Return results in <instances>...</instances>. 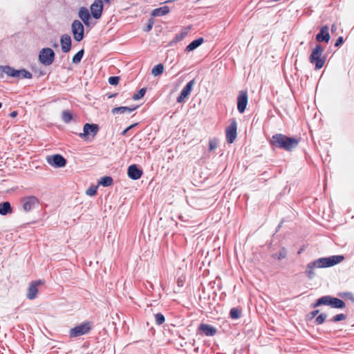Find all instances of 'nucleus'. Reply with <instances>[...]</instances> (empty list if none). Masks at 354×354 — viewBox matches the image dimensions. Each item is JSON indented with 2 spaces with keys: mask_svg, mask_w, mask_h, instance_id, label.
Segmentation results:
<instances>
[{
  "mask_svg": "<svg viewBox=\"0 0 354 354\" xmlns=\"http://www.w3.org/2000/svg\"><path fill=\"white\" fill-rule=\"evenodd\" d=\"M12 212L9 202H3L0 203V214L5 216L11 214Z\"/></svg>",
  "mask_w": 354,
  "mask_h": 354,
  "instance_id": "obj_21",
  "label": "nucleus"
},
{
  "mask_svg": "<svg viewBox=\"0 0 354 354\" xmlns=\"http://www.w3.org/2000/svg\"><path fill=\"white\" fill-rule=\"evenodd\" d=\"M164 71V66L162 64H159L158 65H156L151 71V74L153 76H158L163 73Z\"/></svg>",
  "mask_w": 354,
  "mask_h": 354,
  "instance_id": "obj_27",
  "label": "nucleus"
},
{
  "mask_svg": "<svg viewBox=\"0 0 354 354\" xmlns=\"http://www.w3.org/2000/svg\"><path fill=\"white\" fill-rule=\"evenodd\" d=\"M286 256V251L285 249H282L279 253L278 254H276V257L278 259H283L285 258Z\"/></svg>",
  "mask_w": 354,
  "mask_h": 354,
  "instance_id": "obj_40",
  "label": "nucleus"
},
{
  "mask_svg": "<svg viewBox=\"0 0 354 354\" xmlns=\"http://www.w3.org/2000/svg\"><path fill=\"white\" fill-rule=\"evenodd\" d=\"M104 1L107 3H109L111 2V0H104Z\"/></svg>",
  "mask_w": 354,
  "mask_h": 354,
  "instance_id": "obj_47",
  "label": "nucleus"
},
{
  "mask_svg": "<svg viewBox=\"0 0 354 354\" xmlns=\"http://www.w3.org/2000/svg\"><path fill=\"white\" fill-rule=\"evenodd\" d=\"M0 71H3L6 73L8 75L13 77L18 78H26L30 79L32 77V74L27 71L25 69L21 70H15V68L9 66H0Z\"/></svg>",
  "mask_w": 354,
  "mask_h": 354,
  "instance_id": "obj_4",
  "label": "nucleus"
},
{
  "mask_svg": "<svg viewBox=\"0 0 354 354\" xmlns=\"http://www.w3.org/2000/svg\"><path fill=\"white\" fill-rule=\"evenodd\" d=\"M323 52L324 48L320 45H317L309 57L310 62L315 64L317 70L322 68L324 65L325 58L322 57Z\"/></svg>",
  "mask_w": 354,
  "mask_h": 354,
  "instance_id": "obj_3",
  "label": "nucleus"
},
{
  "mask_svg": "<svg viewBox=\"0 0 354 354\" xmlns=\"http://www.w3.org/2000/svg\"><path fill=\"white\" fill-rule=\"evenodd\" d=\"M46 161L50 165L57 168L64 167L66 165V159L59 154L47 156Z\"/></svg>",
  "mask_w": 354,
  "mask_h": 354,
  "instance_id": "obj_9",
  "label": "nucleus"
},
{
  "mask_svg": "<svg viewBox=\"0 0 354 354\" xmlns=\"http://www.w3.org/2000/svg\"><path fill=\"white\" fill-rule=\"evenodd\" d=\"M99 184L104 187L110 186L113 184V179L110 176H104L100 178Z\"/></svg>",
  "mask_w": 354,
  "mask_h": 354,
  "instance_id": "obj_28",
  "label": "nucleus"
},
{
  "mask_svg": "<svg viewBox=\"0 0 354 354\" xmlns=\"http://www.w3.org/2000/svg\"><path fill=\"white\" fill-rule=\"evenodd\" d=\"M178 286H180V284H181V282H180V281H178Z\"/></svg>",
  "mask_w": 354,
  "mask_h": 354,
  "instance_id": "obj_49",
  "label": "nucleus"
},
{
  "mask_svg": "<svg viewBox=\"0 0 354 354\" xmlns=\"http://www.w3.org/2000/svg\"><path fill=\"white\" fill-rule=\"evenodd\" d=\"M248 104V93L245 91L239 92L237 97V109L239 113H243Z\"/></svg>",
  "mask_w": 354,
  "mask_h": 354,
  "instance_id": "obj_13",
  "label": "nucleus"
},
{
  "mask_svg": "<svg viewBox=\"0 0 354 354\" xmlns=\"http://www.w3.org/2000/svg\"><path fill=\"white\" fill-rule=\"evenodd\" d=\"M241 310L238 308H233L230 310V317L232 319H238L241 315Z\"/></svg>",
  "mask_w": 354,
  "mask_h": 354,
  "instance_id": "obj_30",
  "label": "nucleus"
},
{
  "mask_svg": "<svg viewBox=\"0 0 354 354\" xmlns=\"http://www.w3.org/2000/svg\"><path fill=\"white\" fill-rule=\"evenodd\" d=\"M71 31L75 41H80L83 39L84 28L80 21H73L71 24Z\"/></svg>",
  "mask_w": 354,
  "mask_h": 354,
  "instance_id": "obj_6",
  "label": "nucleus"
},
{
  "mask_svg": "<svg viewBox=\"0 0 354 354\" xmlns=\"http://www.w3.org/2000/svg\"><path fill=\"white\" fill-rule=\"evenodd\" d=\"M23 209L28 212L39 205V200L35 196H27L21 199Z\"/></svg>",
  "mask_w": 354,
  "mask_h": 354,
  "instance_id": "obj_7",
  "label": "nucleus"
},
{
  "mask_svg": "<svg viewBox=\"0 0 354 354\" xmlns=\"http://www.w3.org/2000/svg\"><path fill=\"white\" fill-rule=\"evenodd\" d=\"M42 283L43 281L41 280H38L33 281L30 284L27 293V297L29 299H33L36 297L38 292L37 286Z\"/></svg>",
  "mask_w": 354,
  "mask_h": 354,
  "instance_id": "obj_15",
  "label": "nucleus"
},
{
  "mask_svg": "<svg viewBox=\"0 0 354 354\" xmlns=\"http://www.w3.org/2000/svg\"><path fill=\"white\" fill-rule=\"evenodd\" d=\"M54 57L55 53L50 48H42L39 52V60L45 66L50 65L54 61Z\"/></svg>",
  "mask_w": 354,
  "mask_h": 354,
  "instance_id": "obj_5",
  "label": "nucleus"
},
{
  "mask_svg": "<svg viewBox=\"0 0 354 354\" xmlns=\"http://www.w3.org/2000/svg\"><path fill=\"white\" fill-rule=\"evenodd\" d=\"M78 17L82 19L86 26L90 25L91 15L86 8L81 7L79 9Z\"/></svg>",
  "mask_w": 354,
  "mask_h": 354,
  "instance_id": "obj_17",
  "label": "nucleus"
},
{
  "mask_svg": "<svg viewBox=\"0 0 354 354\" xmlns=\"http://www.w3.org/2000/svg\"><path fill=\"white\" fill-rule=\"evenodd\" d=\"M195 84L194 80L189 81L186 86L183 88L180 92V95L177 98V102L178 103H183L185 102L186 99L189 96L194 85Z\"/></svg>",
  "mask_w": 354,
  "mask_h": 354,
  "instance_id": "obj_11",
  "label": "nucleus"
},
{
  "mask_svg": "<svg viewBox=\"0 0 354 354\" xmlns=\"http://www.w3.org/2000/svg\"><path fill=\"white\" fill-rule=\"evenodd\" d=\"M178 286H180V284H181V282H180V281H178Z\"/></svg>",
  "mask_w": 354,
  "mask_h": 354,
  "instance_id": "obj_50",
  "label": "nucleus"
},
{
  "mask_svg": "<svg viewBox=\"0 0 354 354\" xmlns=\"http://www.w3.org/2000/svg\"><path fill=\"white\" fill-rule=\"evenodd\" d=\"M129 131V129H127H127H125L122 131V134L123 136H125V135L127 133V132H128Z\"/></svg>",
  "mask_w": 354,
  "mask_h": 354,
  "instance_id": "obj_45",
  "label": "nucleus"
},
{
  "mask_svg": "<svg viewBox=\"0 0 354 354\" xmlns=\"http://www.w3.org/2000/svg\"><path fill=\"white\" fill-rule=\"evenodd\" d=\"M330 306L336 308H344L345 303L339 299L331 297Z\"/></svg>",
  "mask_w": 354,
  "mask_h": 354,
  "instance_id": "obj_26",
  "label": "nucleus"
},
{
  "mask_svg": "<svg viewBox=\"0 0 354 354\" xmlns=\"http://www.w3.org/2000/svg\"><path fill=\"white\" fill-rule=\"evenodd\" d=\"M346 319V315L344 314H339L333 317V322H339L342 320H344Z\"/></svg>",
  "mask_w": 354,
  "mask_h": 354,
  "instance_id": "obj_38",
  "label": "nucleus"
},
{
  "mask_svg": "<svg viewBox=\"0 0 354 354\" xmlns=\"http://www.w3.org/2000/svg\"><path fill=\"white\" fill-rule=\"evenodd\" d=\"M91 328V326L90 322L82 323L71 328L70 330V335L73 337L83 335L88 333Z\"/></svg>",
  "mask_w": 354,
  "mask_h": 354,
  "instance_id": "obj_8",
  "label": "nucleus"
},
{
  "mask_svg": "<svg viewBox=\"0 0 354 354\" xmlns=\"http://www.w3.org/2000/svg\"><path fill=\"white\" fill-rule=\"evenodd\" d=\"M169 12V8L168 6H163L159 8H156L153 10L152 15L154 17L158 16H163Z\"/></svg>",
  "mask_w": 354,
  "mask_h": 354,
  "instance_id": "obj_24",
  "label": "nucleus"
},
{
  "mask_svg": "<svg viewBox=\"0 0 354 354\" xmlns=\"http://www.w3.org/2000/svg\"><path fill=\"white\" fill-rule=\"evenodd\" d=\"M127 174L130 178L138 180L142 176V171L138 169L136 165H132L129 167Z\"/></svg>",
  "mask_w": 354,
  "mask_h": 354,
  "instance_id": "obj_16",
  "label": "nucleus"
},
{
  "mask_svg": "<svg viewBox=\"0 0 354 354\" xmlns=\"http://www.w3.org/2000/svg\"><path fill=\"white\" fill-rule=\"evenodd\" d=\"M316 39L319 42L325 41L328 42L330 40V35L328 33V28L324 26L321 28L320 32L317 35Z\"/></svg>",
  "mask_w": 354,
  "mask_h": 354,
  "instance_id": "obj_19",
  "label": "nucleus"
},
{
  "mask_svg": "<svg viewBox=\"0 0 354 354\" xmlns=\"http://www.w3.org/2000/svg\"><path fill=\"white\" fill-rule=\"evenodd\" d=\"M226 140L227 142L232 143L235 140L237 136V124L234 120L225 130Z\"/></svg>",
  "mask_w": 354,
  "mask_h": 354,
  "instance_id": "obj_10",
  "label": "nucleus"
},
{
  "mask_svg": "<svg viewBox=\"0 0 354 354\" xmlns=\"http://www.w3.org/2000/svg\"><path fill=\"white\" fill-rule=\"evenodd\" d=\"M209 145L210 151L214 150L217 147V145H218L217 140L216 138L211 139L209 142Z\"/></svg>",
  "mask_w": 354,
  "mask_h": 354,
  "instance_id": "obj_34",
  "label": "nucleus"
},
{
  "mask_svg": "<svg viewBox=\"0 0 354 354\" xmlns=\"http://www.w3.org/2000/svg\"><path fill=\"white\" fill-rule=\"evenodd\" d=\"M332 30H335V25H333L331 27Z\"/></svg>",
  "mask_w": 354,
  "mask_h": 354,
  "instance_id": "obj_48",
  "label": "nucleus"
},
{
  "mask_svg": "<svg viewBox=\"0 0 354 354\" xmlns=\"http://www.w3.org/2000/svg\"><path fill=\"white\" fill-rule=\"evenodd\" d=\"M146 90L145 88H141L137 93L133 95V99L134 100H138L142 98L145 94Z\"/></svg>",
  "mask_w": 354,
  "mask_h": 354,
  "instance_id": "obj_33",
  "label": "nucleus"
},
{
  "mask_svg": "<svg viewBox=\"0 0 354 354\" xmlns=\"http://www.w3.org/2000/svg\"><path fill=\"white\" fill-rule=\"evenodd\" d=\"M103 1L102 0H95L90 7L91 12L96 19L101 17L102 10H103Z\"/></svg>",
  "mask_w": 354,
  "mask_h": 354,
  "instance_id": "obj_12",
  "label": "nucleus"
},
{
  "mask_svg": "<svg viewBox=\"0 0 354 354\" xmlns=\"http://www.w3.org/2000/svg\"><path fill=\"white\" fill-rule=\"evenodd\" d=\"M299 142V138L288 137L281 133L274 135L271 140L272 145L286 151H291L292 149L296 148Z\"/></svg>",
  "mask_w": 354,
  "mask_h": 354,
  "instance_id": "obj_2",
  "label": "nucleus"
},
{
  "mask_svg": "<svg viewBox=\"0 0 354 354\" xmlns=\"http://www.w3.org/2000/svg\"><path fill=\"white\" fill-rule=\"evenodd\" d=\"M136 125H137V123L133 124L130 125L129 127H128L127 129H129V130H130L133 127H136Z\"/></svg>",
  "mask_w": 354,
  "mask_h": 354,
  "instance_id": "obj_46",
  "label": "nucleus"
},
{
  "mask_svg": "<svg viewBox=\"0 0 354 354\" xmlns=\"http://www.w3.org/2000/svg\"><path fill=\"white\" fill-rule=\"evenodd\" d=\"M96 192H97V187H93L88 188L86 192V194L88 196H94V195H95Z\"/></svg>",
  "mask_w": 354,
  "mask_h": 354,
  "instance_id": "obj_39",
  "label": "nucleus"
},
{
  "mask_svg": "<svg viewBox=\"0 0 354 354\" xmlns=\"http://www.w3.org/2000/svg\"><path fill=\"white\" fill-rule=\"evenodd\" d=\"M73 117H72V114L68 111H64L62 113V120L66 122V123H68L71 120H72Z\"/></svg>",
  "mask_w": 354,
  "mask_h": 354,
  "instance_id": "obj_32",
  "label": "nucleus"
},
{
  "mask_svg": "<svg viewBox=\"0 0 354 354\" xmlns=\"http://www.w3.org/2000/svg\"><path fill=\"white\" fill-rule=\"evenodd\" d=\"M326 318V315L321 314L315 319L317 324H322Z\"/></svg>",
  "mask_w": 354,
  "mask_h": 354,
  "instance_id": "obj_36",
  "label": "nucleus"
},
{
  "mask_svg": "<svg viewBox=\"0 0 354 354\" xmlns=\"http://www.w3.org/2000/svg\"><path fill=\"white\" fill-rule=\"evenodd\" d=\"M156 322L157 324L160 325L164 323L165 322V317L163 315L160 313H158L156 315Z\"/></svg>",
  "mask_w": 354,
  "mask_h": 354,
  "instance_id": "obj_35",
  "label": "nucleus"
},
{
  "mask_svg": "<svg viewBox=\"0 0 354 354\" xmlns=\"http://www.w3.org/2000/svg\"><path fill=\"white\" fill-rule=\"evenodd\" d=\"M120 78L118 77L113 76L109 78V83L111 85H117L119 83Z\"/></svg>",
  "mask_w": 354,
  "mask_h": 354,
  "instance_id": "obj_37",
  "label": "nucleus"
},
{
  "mask_svg": "<svg viewBox=\"0 0 354 354\" xmlns=\"http://www.w3.org/2000/svg\"><path fill=\"white\" fill-rule=\"evenodd\" d=\"M1 106H2V104H1V103L0 102V109L1 108Z\"/></svg>",
  "mask_w": 354,
  "mask_h": 354,
  "instance_id": "obj_51",
  "label": "nucleus"
},
{
  "mask_svg": "<svg viewBox=\"0 0 354 354\" xmlns=\"http://www.w3.org/2000/svg\"><path fill=\"white\" fill-rule=\"evenodd\" d=\"M188 33V31L186 30H184L183 31H181L180 32L178 33L175 38H174V41L176 42H178L180 41H182L187 35Z\"/></svg>",
  "mask_w": 354,
  "mask_h": 354,
  "instance_id": "obj_31",
  "label": "nucleus"
},
{
  "mask_svg": "<svg viewBox=\"0 0 354 354\" xmlns=\"http://www.w3.org/2000/svg\"><path fill=\"white\" fill-rule=\"evenodd\" d=\"M153 21H151L147 26V28H146V31L149 32L151 30L152 28V26H153Z\"/></svg>",
  "mask_w": 354,
  "mask_h": 354,
  "instance_id": "obj_42",
  "label": "nucleus"
},
{
  "mask_svg": "<svg viewBox=\"0 0 354 354\" xmlns=\"http://www.w3.org/2000/svg\"><path fill=\"white\" fill-rule=\"evenodd\" d=\"M318 313H319V310H316L313 311V312L310 313L311 318L315 317Z\"/></svg>",
  "mask_w": 354,
  "mask_h": 354,
  "instance_id": "obj_43",
  "label": "nucleus"
},
{
  "mask_svg": "<svg viewBox=\"0 0 354 354\" xmlns=\"http://www.w3.org/2000/svg\"><path fill=\"white\" fill-rule=\"evenodd\" d=\"M10 115L12 118H15V117H16L17 115V112L14 111L10 113Z\"/></svg>",
  "mask_w": 354,
  "mask_h": 354,
  "instance_id": "obj_44",
  "label": "nucleus"
},
{
  "mask_svg": "<svg viewBox=\"0 0 354 354\" xmlns=\"http://www.w3.org/2000/svg\"><path fill=\"white\" fill-rule=\"evenodd\" d=\"M62 50L64 53H68L71 48V38L68 35H63L60 39Z\"/></svg>",
  "mask_w": 354,
  "mask_h": 354,
  "instance_id": "obj_18",
  "label": "nucleus"
},
{
  "mask_svg": "<svg viewBox=\"0 0 354 354\" xmlns=\"http://www.w3.org/2000/svg\"><path fill=\"white\" fill-rule=\"evenodd\" d=\"M136 109V107H133V108H129L127 106L115 107L111 110V113L113 114H117V113L122 114L126 112L131 113L133 111H134Z\"/></svg>",
  "mask_w": 354,
  "mask_h": 354,
  "instance_id": "obj_23",
  "label": "nucleus"
},
{
  "mask_svg": "<svg viewBox=\"0 0 354 354\" xmlns=\"http://www.w3.org/2000/svg\"><path fill=\"white\" fill-rule=\"evenodd\" d=\"M344 257L342 255H334L329 257L318 259L313 263H309L307 266L306 273L308 278L312 279L315 275V268L331 267L341 263Z\"/></svg>",
  "mask_w": 354,
  "mask_h": 354,
  "instance_id": "obj_1",
  "label": "nucleus"
},
{
  "mask_svg": "<svg viewBox=\"0 0 354 354\" xmlns=\"http://www.w3.org/2000/svg\"><path fill=\"white\" fill-rule=\"evenodd\" d=\"M343 42V38L342 37H339L336 42H335V46H339L340 44H342Z\"/></svg>",
  "mask_w": 354,
  "mask_h": 354,
  "instance_id": "obj_41",
  "label": "nucleus"
},
{
  "mask_svg": "<svg viewBox=\"0 0 354 354\" xmlns=\"http://www.w3.org/2000/svg\"><path fill=\"white\" fill-rule=\"evenodd\" d=\"M84 51L83 49L80 50L79 52H77L73 57V62L74 64H78L80 62L83 55H84Z\"/></svg>",
  "mask_w": 354,
  "mask_h": 354,
  "instance_id": "obj_29",
  "label": "nucleus"
},
{
  "mask_svg": "<svg viewBox=\"0 0 354 354\" xmlns=\"http://www.w3.org/2000/svg\"><path fill=\"white\" fill-rule=\"evenodd\" d=\"M203 38L201 37L192 41L187 47L186 51H192L203 43Z\"/></svg>",
  "mask_w": 354,
  "mask_h": 354,
  "instance_id": "obj_22",
  "label": "nucleus"
},
{
  "mask_svg": "<svg viewBox=\"0 0 354 354\" xmlns=\"http://www.w3.org/2000/svg\"><path fill=\"white\" fill-rule=\"evenodd\" d=\"M331 297L329 296H325L319 298L317 302L313 305L314 307L319 306L320 305H330V306Z\"/></svg>",
  "mask_w": 354,
  "mask_h": 354,
  "instance_id": "obj_25",
  "label": "nucleus"
},
{
  "mask_svg": "<svg viewBox=\"0 0 354 354\" xmlns=\"http://www.w3.org/2000/svg\"><path fill=\"white\" fill-rule=\"evenodd\" d=\"M199 330L207 336H214L216 333V329L214 327L205 324H201Z\"/></svg>",
  "mask_w": 354,
  "mask_h": 354,
  "instance_id": "obj_20",
  "label": "nucleus"
},
{
  "mask_svg": "<svg viewBox=\"0 0 354 354\" xmlns=\"http://www.w3.org/2000/svg\"><path fill=\"white\" fill-rule=\"evenodd\" d=\"M99 130L98 125L96 124H88L86 123L84 125L82 133L80 134V136L82 138H86L89 135H92L95 136Z\"/></svg>",
  "mask_w": 354,
  "mask_h": 354,
  "instance_id": "obj_14",
  "label": "nucleus"
}]
</instances>
